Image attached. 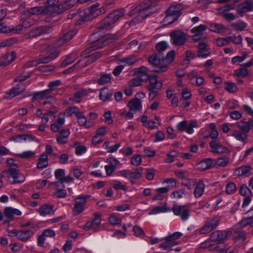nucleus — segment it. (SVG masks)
<instances>
[{
	"label": "nucleus",
	"mask_w": 253,
	"mask_h": 253,
	"mask_svg": "<svg viewBox=\"0 0 253 253\" xmlns=\"http://www.w3.org/2000/svg\"><path fill=\"white\" fill-rule=\"evenodd\" d=\"M97 7L98 6L93 5L91 6L89 9H79L78 11L72 10L70 12L68 18L71 19L75 18L79 24H82L100 14L101 10Z\"/></svg>",
	"instance_id": "nucleus-1"
},
{
	"label": "nucleus",
	"mask_w": 253,
	"mask_h": 253,
	"mask_svg": "<svg viewBox=\"0 0 253 253\" xmlns=\"http://www.w3.org/2000/svg\"><path fill=\"white\" fill-rule=\"evenodd\" d=\"M175 55L174 50L169 52L165 58L160 53H157L150 57L148 61L153 65L155 72H164L167 70L168 67L164 62L171 63L174 59Z\"/></svg>",
	"instance_id": "nucleus-2"
},
{
	"label": "nucleus",
	"mask_w": 253,
	"mask_h": 253,
	"mask_svg": "<svg viewBox=\"0 0 253 253\" xmlns=\"http://www.w3.org/2000/svg\"><path fill=\"white\" fill-rule=\"evenodd\" d=\"M157 4L156 3H152L151 1H147L141 3L140 5L136 6L131 10L129 15V16H132L138 12H140L139 15L133 19L130 22V24L132 23H135L137 18L140 17V20L144 19L150 14L154 13L156 11L155 6Z\"/></svg>",
	"instance_id": "nucleus-3"
},
{
	"label": "nucleus",
	"mask_w": 253,
	"mask_h": 253,
	"mask_svg": "<svg viewBox=\"0 0 253 253\" xmlns=\"http://www.w3.org/2000/svg\"><path fill=\"white\" fill-rule=\"evenodd\" d=\"M125 14V10L124 9H116L101 22L97 23L96 28L100 30L107 29L117 21L120 18L123 17Z\"/></svg>",
	"instance_id": "nucleus-4"
},
{
	"label": "nucleus",
	"mask_w": 253,
	"mask_h": 253,
	"mask_svg": "<svg viewBox=\"0 0 253 253\" xmlns=\"http://www.w3.org/2000/svg\"><path fill=\"white\" fill-rule=\"evenodd\" d=\"M4 176H11L13 178V183H23L25 180V177L19 172L18 166L17 164L9 166V168L3 170L0 173V179Z\"/></svg>",
	"instance_id": "nucleus-5"
},
{
	"label": "nucleus",
	"mask_w": 253,
	"mask_h": 253,
	"mask_svg": "<svg viewBox=\"0 0 253 253\" xmlns=\"http://www.w3.org/2000/svg\"><path fill=\"white\" fill-rule=\"evenodd\" d=\"M182 5L178 4L170 6L166 11V16L164 19L168 24L172 23L181 14Z\"/></svg>",
	"instance_id": "nucleus-6"
},
{
	"label": "nucleus",
	"mask_w": 253,
	"mask_h": 253,
	"mask_svg": "<svg viewBox=\"0 0 253 253\" xmlns=\"http://www.w3.org/2000/svg\"><path fill=\"white\" fill-rule=\"evenodd\" d=\"M40 50H41L40 55L42 56V57H50L51 59L49 61V62L56 58L59 54V51L54 46L47 44H40Z\"/></svg>",
	"instance_id": "nucleus-7"
},
{
	"label": "nucleus",
	"mask_w": 253,
	"mask_h": 253,
	"mask_svg": "<svg viewBox=\"0 0 253 253\" xmlns=\"http://www.w3.org/2000/svg\"><path fill=\"white\" fill-rule=\"evenodd\" d=\"M169 36L172 44L175 46H181L186 42L187 35L180 30H175L171 32Z\"/></svg>",
	"instance_id": "nucleus-8"
},
{
	"label": "nucleus",
	"mask_w": 253,
	"mask_h": 253,
	"mask_svg": "<svg viewBox=\"0 0 253 253\" xmlns=\"http://www.w3.org/2000/svg\"><path fill=\"white\" fill-rule=\"evenodd\" d=\"M172 211L175 215L179 216L183 221L187 220L190 216V209L186 205H174L172 207Z\"/></svg>",
	"instance_id": "nucleus-9"
},
{
	"label": "nucleus",
	"mask_w": 253,
	"mask_h": 253,
	"mask_svg": "<svg viewBox=\"0 0 253 253\" xmlns=\"http://www.w3.org/2000/svg\"><path fill=\"white\" fill-rule=\"evenodd\" d=\"M51 28L48 26H40L35 29L31 30L24 36L26 39H32L40 36L41 35L47 34L50 32Z\"/></svg>",
	"instance_id": "nucleus-10"
},
{
	"label": "nucleus",
	"mask_w": 253,
	"mask_h": 253,
	"mask_svg": "<svg viewBox=\"0 0 253 253\" xmlns=\"http://www.w3.org/2000/svg\"><path fill=\"white\" fill-rule=\"evenodd\" d=\"M230 234L227 231L217 230L213 232L210 235V240L213 243H222Z\"/></svg>",
	"instance_id": "nucleus-11"
},
{
	"label": "nucleus",
	"mask_w": 253,
	"mask_h": 253,
	"mask_svg": "<svg viewBox=\"0 0 253 253\" xmlns=\"http://www.w3.org/2000/svg\"><path fill=\"white\" fill-rule=\"evenodd\" d=\"M77 32L76 30L63 31L61 36L57 41L56 46H60L70 41L77 34Z\"/></svg>",
	"instance_id": "nucleus-12"
},
{
	"label": "nucleus",
	"mask_w": 253,
	"mask_h": 253,
	"mask_svg": "<svg viewBox=\"0 0 253 253\" xmlns=\"http://www.w3.org/2000/svg\"><path fill=\"white\" fill-rule=\"evenodd\" d=\"M210 146L213 153L222 154L229 152L227 147L222 145L218 140H213L210 143Z\"/></svg>",
	"instance_id": "nucleus-13"
},
{
	"label": "nucleus",
	"mask_w": 253,
	"mask_h": 253,
	"mask_svg": "<svg viewBox=\"0 0 253 253\" xmlns=\"http://www.w3.org/2000/svg\"><path fill=\"white\" fill-rule=\"evenodd\" d=\"M148 68L144 66L134 69V73L137 75V78L142 82H146L151 76L148 73Z\"/></svg>",
	"instance_id": "nucleus-14"
},
{
	"label": "nucleus",
	"mask_w": 253,
	"mask_h": 253,
	"mask_svg": "<svg viewBox=\"0 0 253 253\" xmlns=\"http://www.w3.org/2000/svg\"><path fill=\"white\" fill-rule=\"evenodd\" d=\"M119 39V36L118 35H113L109 36L105 40L99 42L97 43L93 44L92 46L88 48V50H90V48H92V50L97 49L98 48H102L104 46H105L114 41L118 40Z\"/></svg>",
	"instance_id": "nucleus-15"
},
{
	"label": "nucleus",
	"mask_w": 253,
	"mask_h": 253,
	"mask_svg": "<svg viewBox=\"0 0 253 253\" xmlns=\"http://www.w3.org/2000/svg\"><path fill=\"white\" fill-rule=\"evenodd\" d=\"M208 46V44L205 42H200L199 43L198 45L199 50L197 51L198 57L206 58L210 55L211 52Z\"/></svg>",
	"instance_id": "nucleus-16"
},
{
	"label": "nucleus",
	"mask_w": 253,
	"mask_h": 253,
	"mask_svg": "<svg viewBox=\"0 0 253 253\" xmlns=\"http://www.w3.org/2000/svg\"><path fill=\"white\" fill-rule=\"evenodd\" d=\"M253 11V0H246L237 7V11L239 14H243L248 11Z\"/></svg>",
	"instance_id": "nucleus-17"
},
{
	"label": "nucleus",
	"mask_w": 253,
	"mask_h": 253,
	"mask_svg": "<svg viewBox=\"0 0 253 253\" xmlns=\"http://www.w3.org/2000/svg\"><path fill=\"white\" fill-rule=\"evenodd\" d=\"M24 90V85L22 84H18L13 87L12 89L7 92L4 95V98L5 99L12 98L23 92Z\"/></svg>",
	"instance_id": "nucleus-18"
},
{
	"label": "nucleus",
	"mask_w": 253,
	"mask_h": 253,
	"mask_svg": "<svg viewBox=\"0 0 253 253\" xmlns=\"http://www.w3.org/2000/svg\"><path fill=\"white\" fill-rule=\"evenodd\" d=\"M148 81L149 83L147 87L148 90L160 89L163 86V83L158 81V77L156 75L151 76Z\"/></svg>",
	"instance_id": "nucleus-19"
},
{
	"label": "nucleus",
	"mask_w": 253,
	"mask_h": 253,
	"mask_svg": "<svg viewBox=\"0 0 253 253\" xmlns=\"http://www.w3.org/2000/svg\"><path fill=\"white\" fill-rule=\"evenodd\" d=\"M16 54L13 51L0 57V66H6L13 61L16 58Z\"/></svg>",
	"instance_id": "nucleus-20"
},
{
	"label": "nucleus",
	"mask_w": 253,
	"mask_h": 253,
	"mask_svg": "<svg viewBox=\"0 0 253 253\" xmlns=\"http://www.w3.org/2000/svg\"><path fill=\"white\" fill-rule=\"evenodd\" d=\"M55 235V232L50 229H47L43 230L42 234L39 235L38 238V245L40 247H43L44 246L45 237H53Z\"/></svg>",
	"instance_id": "nucleus-21"
},
{
	"label": "nucleus",
	"mask_w": 253,
	"mask_h": 253,
	"mask_svg": "<svg viewBox=\"0 0 253 253\" xmlns=\"http://www.w3.org/2000/svg\"><path fill=\"white\" fill-rule=\"evenodd\" d=\"M215 165L214 160L211 158L205 159L198 164V168L201 170L210 169Z\"/></svg>",
	"instance_id": "nucleus-22"
},
{
	"label": "nucleus",
	"mask_w": 253,
	"mask_h": 253,
	"mask_svg": "<svg viewBox=\"0 0 253 253\" xmlns=\"http://www.w3.org/2000/svg\"><path fill=\"white\" fill-rule=\"evenodd\" d=\"M70 132L69 129H63L57 135L56 141L59 144L63 145L67 142Z\"/></svg>",
	"instance_id": "nucleus-23"
},
{
	"label": "nucleus",
	"mask_w": 253,
	"mask_h": 253,
	"mask_svg": "<svg viewBox=\"0 0 253 253\" xmlns=\"http://www.w3.org/2000/svg\"><path fill=\"white\" fill-rule=\"evenodd\" d=\"M88 94V91L85 89H81L76 92L72 97L69 98V101L74 103H78L81 102L82 98L86 96Z\"/></svg>",
	"instance_id": "nucleus-24"
},
{
	"label": "nucleus",
	"mask_w": 253,
	"mask_h": 253,
	"mask_svg": "<svg viewBox=\"0 0 253 253\" xmlns=\"http://www.w3.org/2000/svg\"><path fill=\"white\" fill-rule=\"evenodd\" d=\"M252 168L250 165H244L238 168L235 173L238 176L248 177L252 174Z\"/></svg>",
	"instance_id": "nucleus-25"
},
{
	"label": "nucleus",
	"mask_w": 253,
	"mask_h": 253,
	"mask_svg": "<svg viewBox=\"0 0 253 253\" xmlns=\"http://www.w3.org/2000/svg\"><path fill=\"white\" fill-rule=\"evenodd\" d=\"M34 234V232L31 230L21 229L19 231L17 239L22 242H26L30 240Z\"/></svg>",
	"instance_id": "nucleus-26"
},
{
	"label": "nucleus",
	"mask_w": 253,
	"mask_h": 253,
	"mask_svg": "<svg viewBox=\"0 0 253 253\" xmlns=\"http://www.w3.org/2000/svg\"><path fill=\"white\" fill-rule=\"evenodd\" d=\"M43 9V13L49 16H54L61 12L60 5H55V6H45Z\"/></svg>",
	"instance_id": "nucleus-27"
},
{
	"label": "nucleus",
	"mask_w": 253,
	"mask_h": 253,
	"mask_svg": "<svg viewBox=\"0 0 253 253\" xmlns=\"http://www.w3.org/2000/svg\"><path fill=\"white\" fill-rule=\"evenodd\" d=\"M51 59L50 57H41L39 59L32 60L26 63L24 66L26 68H29L33 66H35L40 64H46L49 62V61Z\"/></svg>",
	"instance_id": "nucleus-28"
},
{
	"label": "nucleus",
	"mask_w": 253,
	"mask_h": 253,
	"mask_svg": "<svg viewBox=\"0 0 253 253\" xmlns=\"http://www.w3.org/2000/svg\"><path fill=\"white\" fill-rule=\"evenodd\" d=\"M128 106L130 111L136 112L141 110V101L138 98L131 99L128 103Z\"/></svg>",
	"instance_id": "nucleus-29"
},
{
	"label": "nucleus",
	"mask_w": 253,
	"mask_h": 253,
	"mask_svg": "<svg viewBox=\"0 0 253 253\" xmlns=\"http://www.w3.org/2000/svg\"><path fill=\"white\" fill-rule=\"evenodd\" d=\"M3 212L5 216L10 220L13 219L14 215H20L21 214V212L19 210L11 207L5 208Z\"/></svg>",
	"instance_id": "nucleus-30"
},
{
	"label": "nucleus",
	"mask_w": 253,
	"mask_h": 253,
	"mask_svg": "<svg viewBox=\"0 0 253 253\" xmlns=\"http://www.w3.org/2000/svg\"><path fill=\"white\" fill-rule=\"evenodd\" d=\"M53 206L52 205L45 204L42 206L39 209V212L42 216L51 214L54 213Z\"/></svg>",
	"instance_id": "nucleus-31"
},
{
	"label": "nucleus",
	"mask_w": 253,
	"mask_h": 253,
	"mask_svg": "<svg viewBox=\"0 0 253 253\" xmlns=\"http://www.w3.org/2000/svg\"><path fill=\"white\" fill-rule=\"evenodd\" d=\"M77 58V54L76 52H73L71 53L66 57L65 59L61 63L60 66L62 68L66 67L74 62Z\"/></svg>",
	"instance_id": "nucleus-32"
},
{
	"label": "nucleus",
	"mask_w": 253,
	"mask_h": 253,
	"mask_svg": "<svg viewBox=\"0 0 253 253\" xmlns=\"http://www.w3.org/2000/svg\"><path fill=\"white\" fill-rule=\"evenodd\" d=\"M195 185L194 195L196 198H198L203 194L205 186L203 181L202 180H200Z\"/></svg>",
	"instance_id": "nucleus-33"
},
{
	"label": "nucleus",
	"mask_w": 253,
	"mask_h": 253,
	"mask_svg": "<svg viewBox=\"0 0 253 253\" xmlns=\"http://www.w3.org/2000/svg\"><path fill=\"white\" fill-rule=\"evenodd\" d=\"M232 136L234 137L237 140L243 142H246L248 137L247 133L239 130H233Z\"/></svg>",
	"instance_id": "nucleus-34"
},
{
	"label": "nucleus",
	"mask_w": 253,
	"mask_h": 253,
	"mask_svg": "<svg viewBox=\"0 0 253 253\" xmlns=\"http://www.w3.org/2000/svg\"><path fill=\"white\" fill-rule=\"evenodd\" d=\"M48 158L45 154H42L39 158V162L37 165V168L43 169L48 166Z\"/></svg>",
	"instance_id": "nucleus-35"
},
{
	"label": "nucleus",
	"mask_w": 253,
	"mask_h": 253,
	"mask_svg": "<svg viewBox=\"0 0 253 253\" xmlns=\"http://www.w3.org/2000/svg\"><path fill=\"white\" fill-rule=\"evenodd\" d=\"M231 27L235 31H243L247 27V24L243 21L239 20L231 24Z\"/></svg>",
	"instance_id": "nucleus-36"
},
{
	"label": "nucleus",
	"mask_w": 253,
	"mask_h": 253,
	"mask_svg": "<svg viewBox=\"0 0 253 253\" xmlns=\"http://www.w3.org/2000/svg\"><path fill=\"white\" fill-rule=\"evenodd\" d=\"M165 240L164 243L160 245V248L164 250L169 251L171 250V247L176 245L168 236L165 238Z\"/></svg>",
	"instance_id": "nucleus-37"
},
{
	"label": "nucleus",
	"mask_w": 253,
	"mask_h": 253,
	"mask_svg": "<svg viewBox=\"0 0 253 253\" xmlns=\"http://www.w3.org/2000/svg\"><path fill=\"white\" fill-rule=\"evenodd\" d=\"M210 30L215 33H224L226 29L223 25L221 24L212 23L210 25Z\"/></svg>",
	"instance_id": "nucleus-38"
},
{
	"label": "nucleus",
	"mask_w": 253,
	"mask_h": 253,
	"mask_svg": "<svg viewBox=\"0 0 253 253\" xmlns=\"http://www.w3.org/2000/svg\"><path fill=\"white\" fill-rule=\"evenodd\" d=\"M237 126L243 130L244 132L247 133L249 132L251 128L252 127L251 120L248 122L240 121L237 123Z\"/></svg>",
	"instance_id": "nucleus-39"
},
{
	"label": "nucleus",
	"mask_w": 253,
	"mask_h": 253,
	"mask_svg": "<svg viewBox=\"0 0 253 253\" xmlns=\"http://www.w3.org/2000/svg\"><path fill=\"white\" fill-rule=\"evenodd\" d=\"M112 76L110 74H104L101 75L97 83L99 85H104L111 82Z\"/></svg>",
	"instance_id": "nucleus-40"
},
{
	"label": "nucleus",
	"mask_w": 253,
	"mask_h": 253,
	"mask_svg": "<svg viewBox=\"0 0 253 253\" xmlns=\"http://www.w3.org/2000/svg\"><path fill=\"white\" fill-rule=\"evenodd\" d=\"M112 93L107 90L106 88H102L99 93V99L102 101H106L110 99Z\"/></svg>",
	"instance_id": "nucleus-41"
},
{
	"label": "nucleus",
	"mask_w": 253,
	"mask_h": 253,
	"mask_svg": "<svg viewBox=\"0 0 253 253\" xmlns=\"http://www.w3.org/2000/svg\"><path fill=\"white\" fill-rule=\"evenodd\" d=\"M143 172V168L139 167L135 169L134 171H130L129 179H138L142 177Z\"/></svg>",
	"instance_id": "nucleus-42"
},
{
	"label": "nucleus",
	"mask_w": 253,
	"mask_h": 253,
	"mask_svg": "<svg viewBox=\"0 0 253 253\" xmlns=\"http://www.w3.org/2000/svg\"><path fill=\"white\" fill-rule=\"evenodd\" d=\"M51 92L52 90L50 88L39 92L38 93L41 97V100H53V96L50 95Z\"/></svg>",
	"instance_id": "nucleus-43"
},
{
	"label": "nucleus",
	"mask_w": 253,
	"mask_h": 253,
	"mask_svg": "<svg viewBox=\"0 0 253 253\" xmlns=\"http://www.w3.org/2000/svg\"><path fill=\"white\" fill-rule=\"evenodd\" d=\"M94 217L91 222L93 226V229L96 231L97 230V228L99 227L101 223V215L100 213L96 212L94 213Z\"/></svg>",
	"instance_id": "nucleus-44"
},
{
	"label": "nucleus",
	"mask_w": 253,
	"mask_h": 253,
	"mask_svg": "<svg viewBox=\"0 0 253 253\" xmlns=\"http://www.w3.org/2000/svg\"><path fill=\"white\" fill-rule=\"evenodd\" d=\"M121 62L125 63L126 65L131 66L137 62V60L135 55H130L128 57L123 58Z\"/></svg>",
	"instance_id": "nucleus-45"
},
{
	"label": "nucleus",
	"mask_w": 253,
	"mask_h": 253,
	"mask_svg": "<svg viewBox=\"0 0 253 253\" xmlns=\"http://www.w3.org/2000/svg\"><path fill=\"white\" fill-rule=\"evenodd\" d=\"M224 88L226 91L232 93L236 92L237 90L235 84L231 82L225 83Z\"/></svg>",
	"instance_id": "nucleus-46"
},
{
	"label": "nucleus",
	"mask_w": 253,
	"mask_h": 253,
	"mask_svg": "<svg viewBox=\"0 0 253 253\" xmlns=\"http://www.w3.org/2000/svg\"><path fill=\"white\" fill-rule=\"evenodd\" d=\"M215 161V165L219 167H226L229 163L230 158L228 157H221L217 159Z\"/></svg>",
	"instance_id": "nucleus-47"
},
{
	"label": "nucleus",
	"mask_w": 253,
	"mask_h": 253,
	"mask_svg": "<svg viewBox=\"0 0 253 253\" xmlns=\"http://www.w3.org/2000/svg\"><path fill=\"white\" fill-rule=\"evenodd\" d=\"M207 27L206 25L201 24L198 26L193 28L191 30V32L192 33H196L202 36L204 32L207 30Z\"/></svg>",
	"instance_id": "nucleus-48"
},
{
	"label": "nucleus",
	"mask_w": 253,
	"mask_h": 253,
	"mask_svg": "<svg viewBox=\"0 0 253 253\" xmlns=\"http://www.w3.org/2000/svg\"><path fill=\"white\" fill-rule=\"evenodd\" d=\"M231 42V37L225 38H218L216 40V44L218 46H222L228 45Z\"/></svg>",
	"instance_id": "nucleus-49"
},
{
	"label": "nucleus",
	"mask_w": 253,
	"mask_h": 253,
	"mask_svg": "<svg viewBox=\"0 0 253 253\" xmlns=\"http://www.w3.org/2000/svg\"><path fill=\"white\" fill-rule=\"evenodd\" d=\"M102 55V53L101 52L99 51L95 52L88 56L86 62L90 64L100 58Z\"/></svg>",
	"instance_id": "nucleus-50"
},
{
	"label": "nucleus",
	"mask_w": 253,
	"mask_h": 253,
	"mask_svg": "<svg viewBox=\"0 0 253 253\" xmlns=\"http://www.w3.org/2000/svg\"><path fill=\"white\" fill-rule=\"evenodd\" d=\"M206 223L213 230L218 225L219 223V218L217 217H214L210 220L207 221Z\"/></svg>",
	"instance_id": "nucleus-51"
},
{
	"label": "nucleus",
	"mask_w": 253,
	"mask_h": 253,
	"mask_svg": "<svg viewBox=\"0 0 253 253\" xmlns=\"http://www.w3.org/2000/svg\"><path fill=\"white\" fill-rule=\"evenodd\" d=\"M90 197V195H81L75 199V203L84 207L86 200Z\"/></svg>",
	"instance_id": "nucleus-52"
},
{
	"label": "nucleus",
	"mask_w": 253,
	"mask_h": 253,
	"mask_svg": "<svg viewBox=\"0 0 253 253\" xmlns=\"http://www.w3.org/2000/svg\"><path fill=\"white\" fill-rule=\"evenodd\" d=\"M77 118H78V123L80 126H84L87 127H89V126L87 125L86 118L85 117L82 112L81 113H78L77 114Z\"/></svg>",
	"instance_id": "nucleus-53"
},
{
	"label": "nucleus",
	"mask_w": 253,
	"mask_h": 253,
	"mask_svg": "<svg viewBox=\"0 0 253 253\" xmlns=\"http://www.w3.org/2000/svg\"><path fill=\"white\" fill-rule=\"evenodd\" d=\"M81 112L79 111V108L76 106H70L68 107L65 110V114L68 116H71L74 114H76V116H77L78 113H81Z\"/></svg>",
	"instance_id": "nucleus-54"
},
{
	"label": "nucleus",
	"mask_w": 253,
	"mask_h": 253,
	"mask_svg": "<svg viewBox=\"0 0 253 253\" xmlns=\"http://www.w3.org/2000/svg\"><path fill=\"white\" fill-rule=\"evenodd\" d=\"M240 193L243 196H252L251 190L245 184L242 185L240 188Z\"/></svg>",
	"instance_id": "nucleus-55"
},
{
	"label": "nucleus",
	"mask_w": 253,
	"mask_h": 253,
	"mask_svg": "<svg viewBox=\"0 0 253 253\" xmlns=\"http://www.w3.org/2000/svg\"><path fill=\"white\" fill-rule=\"evenodd\" d=\"M27 12L30 15H37L43 13V8L42 7L36 6L30 8L27 10Z\"/></svg>",
	"instance_id": "nucleus-56"
},
{
	"label": "nucleus",
	"mask_w": 253,
	"mask_h": 253,
	"mask_svg": "<svg viewBox=\"0 0 253 253\" xmlns=\"http://www.w3.org/2000/svg\"><path fill=\"white\" fill-rule=\"evenodd\" d=\"M249 75V71L246 68H243L235 71L234 75L237 77H245Z\"/></svg>",
	"instance_id": "nucleus-57"
},
{
	"label": "nucleus",
	"mask_w": 253,
	"mask_h": 253,
	"mask_svg": "<svg viewBox=\"0 0 253 253\" xmlns=\"http://www.w3.org/2000/svg\"><path fill=\"white\" fill-rule=\"evenodd\" d=\"M74 147L76 148V154L78 155L84 153L87 150V148L85 146L78 145L77 143L74 144Z\"/></svg>",
	"instance_id": "nucleus-58"
},
{
	"label": "nucleus",
	"mask_w": 253,
	"mask_h": 253,
	"mask_svg": "<svg viewBox=\"0 0 253 253\" xmlns=\"http://www.w3.org/2000/svg\"><path fill=\"white\" fill-rule=\"evenodd\" d=\"M109 220L110 223L113 225H120L122 223V219L114 214L110 215Z\"/></svg>",
	"instance_id": "nucleus-59"
},
{
	"label": "nucleus",
	"mask_w": 253,
	"mask_h": 253,
	"mask_svg": "<svg viewBox=\"0 0 253 253\" xmlns=\"http://www.w3.org/2000/svg\"><path fill=\"white\" fill-rule=\"evenodd\" d=\"M168 47V44L166 42L162 41L158 43L156 45V49L161 55V52L165 50Z\"/></svg>",
	"instance_id": "nucleus-60"
},
{
	"label": "nucleus",
	"mask_w": 253,
	"mask_h": 253,
	"mask_svg": "<svg viewBox=\"0 0 253 253\" xmlns=\"http://www.w3.org/2000/svg\"><path fill=\"white\" fill-rule=\"evenodd\" d=\"M113 188L116 190H121L124 191L127 190L128 188L126 185L122 184L121 182L117 180H115L113 182Z\"/></svg>",
	"instance_id": "nucleus-61"
},
{
	"label": "nucleus",
	"mask_w": 253,
	"mask_h": 253,
	"mask_svg": "<svg viewBox=\"0 0 253 253\" xmlns=\"http://www.w3.org/2000/svg\"><path fill=\"white\" fill-rule=\"evenodd\" d=\"M142 159L139 155H134L132 157L130 161V164L135 166H138L141 164Z\"/></svg>",
	"instance_id": "nucleus-62"
},
{
	"label": "nucleus",
	"mask_w": 253,
	"mask_h": 253,
	"mask_svg": "<svg viewBox=\"0 0 253 253\" xmlns=\"http://www.w3.org/2000/svg\"><path fill=\"white\" fill-rule=\"evenodd\" d=\"M142 81L140 79L137 78H134L131 79L128 82V85L131 87H134L140 86L142 84Z\"/></svg>",
	"instance_id": "nucleus-63"
},
{
	"label": "nucleus",
	"mask_w": 253,
	"mask_h": 253,
	"mask_svg": "<svg viewBox=\"0 0 253 253\" xmlns=\"http://www.w3.org/2000/svg\"><path fill=\"white\" fill-rule=\"evenodd\" d=\"M192 97L191 93L188 90L187 88H184L181 91V98L180 99L187 100L190 99Z\"/></svg>",
	"instance_id": "nucleus-64"
}]
</instances>
